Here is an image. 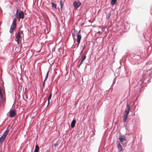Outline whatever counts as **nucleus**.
I'll return each instance as SVG.
<instances>
[{
    "label": "nucleus",
    "mask_w": 152,
    "mask_h": 152,
    "mask_svg": "<svg viewBox=\"0 0 152 152\" xmlns=\"http://www.w3.org/2000/svg\"><path fill=\"white\" fill-rule=\"evenodd\" d=\"M77 42L79 44L80 42V40L81 39V36L80 34H78L77 36Z\"/></svg>",
    "instance_id": "obj_10"
},
{
    "label": "nucleus",
    "mask_w": 152,
    "mask_h": 152,
    "mask_svg": "<svg viewBox=\"0 0 152 152\" xmlns=\"http://www.w3.org/2000/svg\"><path fill=\"white\" fill-rule=\"evenodd\" d=\"M39 150V147L38 145L36 146L35 148L34 151V152H38Z\"/></svg>",
    "instance_id": "obj_14"
},
{
    "label": "nucleus",
    "mask_w": 152,
    "mask_h": 152,
    "mask_svg": "<svg viewBox=\"0 0 152 152\" xmlns=\"http://www.w3.org/2000/svg\"><path fill=\"white\" fill-rule=\"evenodd\" d=\"M48 104H49L50 103V100H48Z\"/></svg>",
    "instance_id": "obj_23"
},
{
    "label": "nucleus",
    "mask_w": 152,
    "mask_h": 152,
    "mask_svg": "<svg viewBox=\"0 0 152 152\" xmlns=\"http://www.w3.org/2000/svg\"><path fill=\"white\" fill-rule=\"evenodd\" d=\"M119 139L122 144L124 145H125V146L126 145L125 144L127 142L126 137L125 136L120 135L119 137Z\"/></svg>",
    "instance_id": "obj_3"
},
{
    "label": "nucleus",
    "mask_w": 152,
    "mask_h": 152,
    "mask_svg": "<svg viewBox=\"0 0 152 152\" xmlns=\"http://www.w3.org/2000/svg\"><path fill=\"white\" fill-rule=\"evenodd\" d=\"M86 58V55H84L82 57H81V61L80 63V64L79 67L80 66V65L82 64L83 62L85 59Z\"/></svg>",
    "instance_id": "obj_12"
},
{
    "label": "nucleus",
    "mask_w": 152,
    "mask_h": 152,
    "mask_svg": "<svg viewBox=\"0 0 152 152\" xmlns=\"http://www.w3.org/2000/svg\"><path fill=\"white\" fill-rule=\"evenodd\" d=\"M17 19L15 18L13 21L12 23L11 26L10 32V33H12L16 28Z\"/></svg>",
    "instance_id": "obj_1"
},
{
    "label": "nucleus",
    "mask_w": 152,
    "mask_h": 152,
    "mask_svg": "<svg viewBox=\"0 0 152 152\" xmlns=\"http://www.w3.org/2000/svg\"><path fill=\"white\" fill-rule=\"evenodd\" d=\"M76 121L75 120H72V122L71 123V128H73L75 127V125L76 124Z\"/></svg>",
    "instance_id": "obj_11"
},
{
    "label": "nucleus",
    "mask_w": 152,
    "mask_h": 152,
    "mask_svg": "<svg viewBox=\"0 0 152 152\" xmlns=\"http://www.w3.org/2000/svg\"><path fill=\"white\" fill-rule=\"evenodd\" d=\"M45 80H44L43 83V87H44L45 86Z\"/></svg>",
    "instance_id": "obj_22"
},
{
    "label": "nucleus",
    "mask_w": 152,
    "mask_h": 152,
    "mask_svg": "<svg viewBox=\"0 0 152 152\" xmlns=\"http://www.w3.org/2000/svg\"><path fill=\"white\" fill-rule=\"evenodd\" d=\"M100 33V32L99 31L97 33Z\"/></svg>",
    "instance_id": "obj_25"
},
{
    "label": "nucleus",
    "mask_w": 152,
    "mask_h": 152,
    "mask_svg": "<svg viewBox=\"0 0 152 152\" xmlns=\"http://www.w3.org/2000/svg\"><path fill=\"white\" fill-rule=\"evenodd\" d=\"M81 4V3L79 1H75L73 4V5L75 9L77 8Z\"/></svg>",
    "instance_id": "obj_6"
},
{
    "label": "nucleus",
    "mask_w": 152,
    "mask_h": 152,
    "mask_svg": "<svg viewBox=\"0 0 152 152\" xmlns=\"http://www.w3.org/2000/svg\"><path fill=\"white\" fill-rule=\"evenodd\" d=\"M48 73H49V71H48V72L47 73V75H46V77H45V81L46 80V79H47V77H48Z\"/></svg>",
    "instance_id": "obj_18"
},
{
    "label": "nucleus",
    "mask_w": 152,
    "mask_h": 152,
    "mask_svg": "<svg viewBox=\"0 0 152 152\" xmlns=\"http://www.w3.org/2000/svg\"><path fill=\"white\" fill-rule=\"evenodd\" d=\"M52 7L53 8H54L56 9V4L53 3H51Z\"/></svg>",
    "instance_id": "obj_16"
},
{
    "label": "nucleus",
    "mask_w": 152,
    "mask_h": 152,
    "mask_svg": "<svg viewBox=\"0 0 152 152\" xmlns=\"http://www.w3.org/2000/svg\"><path fill=\"white\" fill-rule=\"evenodd\" d=\"M16 113L15 110H10L9 113V115L10 117H14L16 115Z\"/></svg>",
    "instance_id": "obj_7"
},
{
    "label": "nucleus",
    "mask_w": 152,
    "mask_h": 152,
    "mask_svg": "<svg viewBox=\"0 0 152 152\" xmlns=\"http://www.w3.org/2000/svg\"><path fill=\"white\" fill-rule=\"evenodd\" d=\"M18 10H17L16 14L17 15V18L18 19L24 18V13L22 11H20L18 13Z\"/></svg>",
    "instance_id": "obj_4"
},
{
    "label": "nucleus",
    "mask_w": 152,
    "mask_h": 152,
    "mask_svg": "<svg viewBox=\"0 0 152 152\" xmlns=\"http://www.w3.org/2000/svg\"><path fill=\"white\" fill-rule=\"evenodd\" d=\"M20 28L19 31L17 33H16V39L15 40L17 42V44H18L19 43V39L20 37Z\"/></svg>",
    "instance_id": "obj_5"
},
{
    "label": "nucleus",
    "mask_w": 152,
    "mask_h": 152,
    "mask_svg": "<svg viewBox=\"0 0 152 152\" xmlns=\"http://www.w3.org/2000/svg\"><path fill=\"white\" fill-rule=\"evenodd\" d=\"M128 115L125 114L124 115L123 121L124 123H125L126 121Z\"/></svg>",
    "instance_id": "obj_13"
},
{
    "label": "nucleus",
    "mask_w": 152,
    "mask_h": 152,
    "mask_svg": "<svg viewBox=\"0 0 152 152\" xmlns=\"http://www.w3.org/2000/svg\"><path fill=\"white\" fill-rule=\"evenodd\" d=\"M117 146L118 147V149L119 151H122L123 150V149L122 148L120 144V143L119 141H117L116 142Z\"/></svg>",
    "instance_id": "obj_9"
},
{
    "label": "nucleus",
    "mask_w": 152,
    "mask_h": 152,
    "mask_svg": "<svg viewBox=\"0 0 152 152\" xmlns=\"http://www.w3.org/2000/svg\"><path fill=\"white\" fill-rule=\"evenodd\" d=\"M83 51L82 50V51H81V53H80V54H82L83 52Z\"/></svg>",
    "instance_id": "obj_24"
},
{
    "label": "nucleus",
    "mask_w": 152,
    "mask_h": 152,
    "mask_svg": "<svg viewBox=\"0 0 152 152\" xmlns=\"http://www.w3.org/2000/svg\"><path fill=\"white\" fill-rule=\"evenodd\" d=\"M51 97H52V94H51V93H50L49 95V97L48 99V100H50V99H51Z\"/></svg>",
    "instance_id": "obj_19"
},
{
    "label": "nucleus",
    "mask_w": 152,
    "mask_h": 152,
    "mask_svg": "<svg viewBox=\"0 0 152 152\" xmlns=\"http://www.w3.org/2000/svg\"><path fill=\"white\" fill-rule=\"evenodd\" d=\"M60 4L61 5V9H62V7L63 5V3L61 0L60 1Z\"/></svg>",
    "instance_id": "obj_17"
},
{
    "label": "nucleus",
    "mask_w": 152,
    "mask_h": 152,
    "mask_svg": "<svg viewBox=\"0 0 152 152\" xmlns=\"http://www.w3.org/2000/svg\"><path fill=\"white\" fill-rule=\"evenodd\" d=\"M10 131V129H7L6 131L4 133L2 136L0 138V143H2L6 138V136L8 134Z\"/></svg>",
    "instance_id": "obj_2"
},
{
    "label": "nucleus",
    "mask_w": 152,
    "mask_h": 152,
    "mask_svg": "<svg viewBox=\"0 0 152 152\" xmlns=\"http://www.w3.org/2000/svg\"><path fill=\"white\" fill-rule=\"evenodd\" d=\"M117 0H111V4L112 5V6L114 5Z\"/></svg>",
    "instance_id": "obj_15"
},
{
    "label": "nucleus",
    "mask_w": 152,
    "mask_h": 152,
    "mask_svg": "<svg viewBox=\"0 0 152 152\" xmlns=\"http://www.w3.org/2000/svg\"><path fill=\"white\" fill-rule=\"evenodd\" d=\"M85 45H84V46L83 47V49L82 50L83 51V50L85 49Z\"/></svg>",
    "instance_id": "obj_21"
},
{
    "label": "nucleus",
    "mask_w": 152,
    "mask_h": 152,
    "mask_svg": "<svg viewBox=\"0 0 152 152\" xmlns=\"http://www.w3.org/2000/svg\"><path fill=\"white\" fill-rule=\"evenodd\" d=\"M130 109V107L128 103H127L126 109L125 111V114L128 115L129 113Z\"/></svg>",
    "instance_id": "obj_8"
},
{
    "label": "nucleus",
    "mask_w": 152,
    "mask_h": 152,
    "mask_svg": "<svg viewBox=\"0 0 152 152\" xmlns=\"http://www.w3.org/2000/svg\"><path fill=\"white\" fill-rule=\"evenodd\" d=\"M54 145L55 147H56V146L58 145V144L57 143H55L54 144Z\"/></svg>",
    "instance_id": "obj_20"
}]
</instances>
